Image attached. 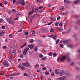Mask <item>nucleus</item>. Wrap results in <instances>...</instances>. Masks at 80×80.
<instances>
[{
	"mask_svg": "<svg viewBox=\"0 0 80 80\" xmlns=\"http://www.w3.org/2000/svg\"><path fill=\"white\" fill-rule=\"evenodd\" d=\"M60 42V39H58L57 40L56 42V44H57L58 42Z\"/></svg>",
	"mask_w": 80,
	"mask_h": 80,
	"instance_id": "obj_27",
	"label": "nucleus"
},
{
	"mask_svg": "<svg viewBox=\"0 0 80 80\" xmlns=\"http://www.w3.org/2000/svg\"><path fill=\"white\" fill-rule=\"evenodd\" d=\"M42 8H43V6H40L38 8V9H42Z\"/></svg>",
	"mask_w": 80,
	"mask_h": 80,
	"instance_id": "obj_33",
	"label": "nucleus"
},
{
	"mask_svg": "<svg viewBox=\"0 0 80 80\" xmlns=\"http://www.w3.org/2000/svg\"><path fill=\"white\" fill-rule=\"evenodd\" d=\"M18 67H19L20 68H21V69L22 70H24L25 69V68L23 66L21 65V64L18 65Z\"/></svg>",
	"mask_w": 80,
	"mask_h": 80,
	"instance_id": "obj_4",
	"label": "nucleus"
},
{
	"mask_svg": "<svg viewBox=\"0 0 80 80\" xmlns=\"http://www.w3.org/2000/svg\"><path fill=\"white\" fill-rule=\"evenodd\" d=\"M59 80H65V76L64 77H62L61 78H59Z\"/></svg>",
	"mask_w": 80,
	"mask_h": 80,
	"instance_id": "obj_12",
	"label": "nucleus"
},
{
	"mask_svg": "<svg viewBox=\"0 0 80 80\" xmlns=\"http://www.w3.org/2000/svg\"><path fill=\"white\" fill-rule=\"evenodd\" d=\"M28 46L29 48H30L31 49H32L34 47V45L33 44H31L28 45Z\"/></svg>",
	"mask_w": 80,
	"mask_h": 80,
	"instance_id": "obj_5",
	"label": "nucleus"
},
{
	"mask_svg": "<svg viewBox=\"0 0 80 80\" xmlns=\"http://www.w3.org/2000/svg\"><path fill=\"white\" fill-rule=\"evenodd\" d=\"M24 34L25 35H28V32H25Z\"/></svg>",
	"mask_w": 80,
	"mask_h": 80,
	"instance_id": "obj_41",
	"label": "nucleus"
},
{
	"mask_svg": "<svg viewBox=\"0 0 80 80\" xmlns=\"http://www.w3.org/2000/svg\"><path fill=\"white\" fill-rule=\"evenodd\" d=\"M64 8V7L63 6H62L61 8L60 9V10H63V9Z\"/></svg>",
	"mask_w": 80,
	"mask_h": 80,
	"instance_id": "obj_34",
	"label": "nucleus"
},
{
	"mask_svg": "<svg viewBox=\"0 0 80 80\" xmlns=\"http://www.w3.org/2000/svg\"><path fill=\"white\" fill-rule=\"evenodd\" d=\"M20 15H21V14H20V13L19 12L18 13H16V16L17 17H19Z\"/></svg>",
	"mask_w": 80,
	"mask_h": 80,
	"instance_id": "obj_25",
	"label": "nucleus"
},
{
	"mask_svg": "<svg viewBox=\"0 0 80 80\" xmlns=\"http://www.w3.org/2000/svg\"><path fill=\"white\" fill-rule=\"evenodd\" d=\"M73 45L71 44L70 48H73Z\"/></svg>",
	"mask_w": 80,
	"mask_h": 80,
	"instance_id": "obj_62",
	"label": "nucleus"
},
{
	"mask_svg": "<svg viewBox=\"0 0 80 80\" xmlns=\"http://www.w3.org/2000/svg\"><path fill=\"white\" fill-rule=\"evenodd\" d=\"M5 26H2V29H5Z\"/></svg>",
	"mask_w": 80,
	"mask_h": 80,
	"instance_id": "obj_55",
	"label": "nucleus"
},
{
	"mask_svg": "<svg viewBox=\"0 0 80 80\" xmlns=\"http://www.w3.org/2000/svg\"><path fill=\"white\" fill-rule=\"evenodd\" d=\"M42 70H47V68H46L44 67L42 68Z\"/></svg>",
	"mask_w": 80,
	"mask_h": 80,
	"instance_id": "obj_29",
	"label": "nucleus"
},
{
	"mask_svg": "<svg viewBox=\"0 0 80 80\" xmlns=\"http://www.w3.org/2000/svg\"><path fill=\"white\" fill-rule=\"evenodd\" d=\"M67 42H68V41H66V40L64 41H63L64 43H67Z\"/></svg>",
	"mask_w": 80,
	"mask_h": 80,
	"instance_id": "obj_43",
	"label": "nucleus"
},
{
	"mask_svg": "<svg viewBox=\"0 0 80 80\" xmlns=\"http://www.w3.org/2000/svg\"><path fill=\"white\" fill-rule=\"evenodd\" d=\"M67 58H68V62H70V58H69V56H67Z\"/></svg>",
	"mask_w": 80,
	"mask_h": 80,
	"instance_id": "obj_19",
	"label": "nucleus"
},
{
	"mask_svg": "<svg viewBox=\"0 0 80 80\" xmlns=\"http://www.w3.org/2000/svg\"><path fill=\"white\" fill-rule=\"evenodd\" d=\"M54 72L56 74H58V69L55 70Z\"/></svg>",
	"mask_w": 80,
	"mask_h": 80,
	"instance_id": "obj_17",
	"label": "nucleus"
},
{
	"mask_svg": "<svg viewBox=\"0 0 80 80\" xmlns=\"http://www.w3.org/2000/svg\"><path fill=\"white\" fill-rule=\"evenodd\" d=\"M51 75L52 77H53L54 75V73L53 72H52L51 73Z\"/></svg>",
	"mask_w": 80,
	"mask_h": 80,
	"instance_id": "obj_42",
	"label": "nucleus"
},
{
	"mask_svg": "<svg viewBox=\"0 0 80 80\" xmlns=\"http://www.w3.org/2000/svg\"><path fill=\"white\" fill-rule=\"evenodd\" d=\"M52 23V22H50L49 23L48 25H51Z\"/></svg>",
	"mask_w": 80,
	"mask_h": 80,
	"instance_id": "obj_58",
	"label": "nucleus"
},
{
	"mask_svg": "<svg viewBox=\"0 0 80 80\" xmlns=\"http://www.w3.org/2000/svg\"><path fill=\"white\" fill-rule=\"evenodd\" d=\"M62 24H63V23L62 22L60 23L59 24V26H62Z\"/></svg>",
	"mask_w": 80,
	"mask_h": 80,
	"instance_id": "obj_59",
	"label": "nucleus"
},
{
	"mask_svg": "<svg viewBox=\"0 0 80 80\" xmlns=\"http://www.w3.org/2000/svg\"><path fill=\"white\" fill-rule=\"evenodd\" d=\"M70 32V29H69L67 32H66V33H69Z\"/></svg>",
	"mask_w": 80,
	"mask_h": 80,
	"instance_id": "obj_56",
	"label": "nucleus"
},
{
	"mask_svg": "<svg viewBox=\"0 0 80 80\" xmlns=\"http://www.w3.org/2000/svg\"><path fill=\"white\" fill-rule=\"evenodd\" d=\"M57 37V35H52V38L54 40H55L56 39V37Z\"/></svg>",
	"mask_w": 80,
	"mask_h": 80,
	"instance_id": "obj_15",
	"label": "nucleus"
},
{
	"mask_svg": "<svg viewBox=\"0 0 80 80\" xmlns=\"http://www.w3.org/2000/svg\"><path fill=\"white\" fill-rule=\"evenodd\" d=\"M34 16H32L31 18V20L32 21V20H33V18H34Z\"/></svg>",
	"mask_w": 80,
	"mask_h": 80,
	"instance_id": "obj_48",
	"label": "nucleus"
},
{
	"mask_svg": "<svg viewBox=\"0 0 80 80\" xmlns=\"http://www.w3.org/2000/svg\"><path fill=\"white\" fill-rule=\"evenodd\" d=\"M52 55L53 53L52 52H50L48 53V55H49V56H52Z\"/></svg>",
	"mask_w": 80,
	"mask_h": 80,
	"instance_id": "obj_23",
	"label": "nucleus"
},
{
	"mask_svg": "<svg viewBox=\"0 0 80 80\" xmlns=\"http://www.w3.org/2000/svg\"><path fill=\"white\" fill-rule=\"evenodd\" d=\"M33 39H31V41H30V43H33Z\"/></svg>",
	"mask_w": 80,
	"mask_h": 80,
	"instance_id": "obj_40",
	"label": "nucleus"
},
{
	"mask_svg": "<svg viewBox=\"0 0 80 80\" xmlns=\"http://www.w3.org/2000/svg\"><path fill=\"white\" fill-rule=\"evenodd\" d=\"M57 56V54L55 53H54L53 54V57H56Z\"/></svg>",
	"mask_w": 80,
	"mask_h": 80,
	"instance_id": "obj_46",
	"label": "nucleus"
},
{
	"mask_svg": "<svg viewBox=\"0 0 80 80\" xmlns=\"http://www.w3.org/2000/svg\"><path fill=\"white\" fill-rule=\"evenodd\" d=\"M58 22H57L55 23V26H57L58 25Z\"/></svg>",
	"mask_w": 80,
	"mask_h": 80,
	"instance_id": "obj_38",
	"label": "nucleus"
},
{
	"mask_svg": "<svg viewBox=\"0 0 80 80\" xmlns=\"http://www.w3.org/2000/svg\"><path fill=\"white\" fill-rule=\"evenodd\" d=\"M36 1L37 3H42V0H36Z\"/></svg>",
	"mask_w": 80,
	"mask_h": 80,
	"instance_id": "obj_11",
	"label": "nucleus"
},
{
	"mask_svg": "<svg viewBox=\"0 0 80 80\" xmlns=\"http://www.w3.org/2000/svg\"><path fill=\"white\" fill-rule=\"evenodd\" d=\"M77 34H75V35H74L73 37H74V38H75L77 37Z\"/></svg>",
	"mask_w": 80,
	"mask_h": 80,
	"instance_id": "obj_52",
	"label": "nucleus"
},
{
	"mask_svg": "<svg viewBox=\"0 0 80 80\" xmlns=\"http://www.w3.org/2000/svg\"><path fill=\"white\" fill-rule=\"evenodd\" d=\"M60 18H60V16L58 17L57 18V20H60Z\"/></svg>",
	"mask_w": 80,
	"mask_h": 80,
	"instance_id": "obj_36",
	"label": "nucleus"
},
{
	"mask_svg": "<svg viewBox=\"0 0 80 80\" xmlns=\"http://www.w3.org/2000/svg\"><path fill=\"white\" fill-rule=\"evenodd\" d=\"M59 46H60V47H61V48H63V44H60Z\"/></svg>",
	"mask_w": 80,
	"mask_h": 80,
	"instance_id": "obj_31",
	"label": "nucleus"
},
{
	"mask_svg": "<svg viewBox=\"0 0 80 80\" xmlns=\"http://www.w3.org/2000/svg\"><path fill=\"white\" fill-rule=\"evenodd\" d=\"M12 11L13 12H16V11L15 9H12Z\"/></svg>",
	"mask_w": 80,
	"mask_h": 80,
	"instance_id": "obj_61",
	"label": "nucleus"
},
{
	"mask_svg": "<svg viewBox=\"0 0 80 80\" xmlns=\"http://www.w3.org/2000/svg\"><path fill=\"white\" fill-rule=\"evenodd\" d=\"M33 12H34V10L32 9L31 11L29 13V15H30L31 14H33Z\"/></svg>",
	"mask_w": 80,
	"mask_h": 80,
	"instance_id": "obj_14",
	"label": "nucleus"
},
{
	"mask_svg": "<svg viewBox=\"0 0 80 80\" xmlns=\"http://www.w3.org/2000/svg\"><path fill=\"white\" fill-rule=\"evenodd\" d=\"M20 58H23V54H21L20 56Z\"/></svg>",
	"mask_w": 80,
	"mask_h": 80,
	"instance_id": "obj_45",
	"label": "nucleus"
},
{
	"mask_svg": "<svg viewBox=\"0 0 80 80\" xmlns=\"http://www.w3.org/2000/svg\"><path fill=\"white\" fill-rule=\"evenodd\" d=\"M45 75H48L49 74V72H47V71H46V72H45Z\"/></svg>",
	"mask_w": 80,
	"mask_h": 80,
	"instance_id": "obj_28",
	"label": "nucleus"
},
{
	"mask_svg": "<svg viewBox=\"0 0 80 80\" xmlns=\"http://www.w3.org/2000/svg\"><path fill=\"white\" fill-rule=\"evenodd\" d=\"M24 0H21V5H22V6H24V5H25V2H23Z\"/></svg>",
	"mask_w": 80,
	"mask_h": 80,
	"instance_id": "obj_8",
	"label": "nucleus"
},
{
	"mask_svg": "<svg viewBox=\"0 0 80 80\" xmlns=\"http://www.w3.org/2000/svg\"><path fill=\"white\" fill-rule=\"evenodd\" d=\"M6 20L9 24H12V25H13L14 24V22L12 21V20H10L8 18H7Z\"/></svg>",
	"mask_w": 80,
	"mask_h": 80,
	"instance_id": "obj_2",
	"label": "nucleus"
},
{
	"mask_svg": "<svg viewBox=\"0 0 80 80\" xmlns=\"http://www.w3.org/2000/svg\"><path fill=\"white\" fill-rule=\"evenodd\" d=\"M59 74L61 76H63L64 74H65V71L61 70L60 72H59Z\"/></svg>",
	"mask_w": 80,
	"mask_h": 80,
	"instance_id": "obj_3",
	"label": "nucleus"
},
{
	"mask_svg": "<svg viewBox=\"0 0 80 80\" xmlns=\"http://www.w3.org/2000/svg\"><path fill=\"white\" fill-rule=\"evenodd\" d=\"M38 50V48H37V47H35L34 48V51L35 52H37Z\"/></svg>",
	"mask_w": 80,
	"mask_h": 80,
	"instance_id": "obj_24",
	"label": "nucleus"
},
{
	"mask_svg": "<svg viewBox=\"0 0 80 80\" xmlns=\"http://www.w3.org/2000/svg\"><path fill=\"white\" fill-rule=\"evenodd\" d=\"M16 2V1L15 0H13V3H14Z\"/></svg>",
	"mask_w": 80,
	"mask_h": 80,
	"instance_id": "obj_57",
	"label": "nucleus"
},
{
	"mask_svg": "<svg viewBox=\"0 0 80 80\" xmlns=\"http://www.w3.org/2000/svg\"><path fill=\"white\" fill-rule=\"evenodd\" d=\"M80 22V20L77 21V23L78 24Z\"/></svg>",
	"mask_w": 80,
	"mask_h": 80,
	"instance_id": "obj_53",
	"label": "nucleus"
},
{
	"mask_svg": "<svg viewBox=\"0 0 80 80\" xmlns=\"http://www.w3.org/2000/svg\"><path fill=\"white\" fill-rule=\"evenodd\" d=\"M15 75H17V74H16V73H14L13 74H9L8 75V76L9 77H12V76H15Z\"/></svg>",
	"mask_w": 80,
	"mask_h": 80,
	"instance_id": "obj_10",
	"label": "nucleus"
},
{
	"mask_svg": "<svg viewBox=\"0 0 80 80\" xmlns=\"http://www.w3.org/2000/svg\"><path fill=\"white\" fill-rule=\"evenodd\" d=\"M22 31V29H20L19 30V32H21Z\"/></svg>",
	"mask_w": 80,
	"mask_h": 80,
	"instance_id": "obj_60",
	"label": "nucleus"
},
{
	"mask_svg": "<svg viewBox=\"0 0 80 80\" xmlns=\"http://www.w3.org/2000/svg\"><path fill=\"white\" fill-rule=\"evenodd\" d=\"M26 45H27V43H25L22 45L21 47V48H22L23 47H24L25 46H26Z\"/></svg>",
	"mask_w": 80,
	"mask_h": 80,
	"instance_id": "obj_16",
	"label": "nucleus"
},
{
	"mask_svg": "<svg viewBox=\"0 0 80 80\" xmlns=\"http://www.w3.org/2000/svg\"><path fill=\"white\" fill-rule=\"evenodd\" d=\"M53 36V35H49L48 36V37H50L51 38H52Z\"/></svg>",
	"mask_w": 80,
	"mask_h": 80,
	"instance_id": "obj_51",
	"label": "nucleus"
},
{
	"mask_svg": "<svg viewBox=\"0 0 80 80\" xmlns=\"http://www.w3.org/2000/svg\"><path fill=\"white\" fill-rule=\"evenodd\" d=\"M12 55H16V53L15 52H13L12 53Z\"/></svg>",
	"mask_w": 80,
	"mask_h": 80,
	"instance_id": "obj_32",
	"label": "nucleus"
},
{
	"mask_svg": "<svg viewBox=\"0 0 80 80\" xmlns=\"http://www.w3.org/2000/svg\"><path fill=\"white\" fill-rule=\"evenodd\" d=\"M24 76H25V77H27V76H28V74H27L26 73H24Z\"/></svg>",
	"mask_w": 80,
	"mask_h": 80,
	"instance_id": "obj_39",
	"label": "nucleus"
},
{
	"mask_svg": "<svg viewBox=\"0 0 80 80\" xmlns=\"http://www.w3.org/2000/svg\"><path fill=\"white\" fill-rule=\"evenodd\" d=\"M54 32V30L53 28H51L50 30V33H52V32Z\"/></svg>",
	"mask_w": 80,
	"mask_h": 80,
	"instance_id": "obj_20",
	"label": "nucleus"
},
{
	"mask_svg": "<svg viewBox=\"0 0 80 80\" xmlns=\"http://www.w3.org/2000/svg\"><path fill=\"white\" fill-rule=\"evenodd\" d=\"M2 48L3 49H5V48H7V47L6 46H3L2 47Z\"/></svg>",
	"mask_w": 80,
	"mask_h": 80,
	"instance_id": "obj_37",
	"label": "nucleus"
},
{
	"mask_svg": "<svg viewBox=\"0 0 80 80\" xmlns=\"http://www.w3.org/2000/svg\"><path fill=\"white\" fill-rule=\"evenodd\" d=\"M12 35H13V34H10L9 35V38H12Z\"/></svg>",
	"mask_w": 80,
	"mask_h": 80,
	"instance_id": "obj_30",
	"label": "nucleus"
},
{
	"mask_svg": "<svg viewBox=\"0 0 80 80\" xmlns=\"http://www.w3.org/2000/svg\"><path fill=\"white\" fill-rule=\"evenodd\" d=\"M22 65H25V67H26L29 66V64L27 62H26V63H22Z\"/></svg>",
	"mask_w": 80,
	"mask_h": 80,
	"instance_id": "obj_7",
	"label": "nucleus"
},
{
	"mask_svg": "<svg viewBox=\"0 0 80 80\" xmlns=\"http://www.w3.org/2000/svg\"><path fill=\"white\" fill-rule=\"evenodd\" d=\"M64 2L65 3H67V4H69L70 3V1L69 0H64Z\"/></svg>",
	"mask_w": 80,
	"mask_h": 80,
	"instance_id": "obj_6",
	"label": "nucleus"
},
{
	"mask_svg": "<svg viewBox=\"0 0 80 80\" xmlns=\"http://www.w3.org/2000/svg\"><path fill=\"white\" fill-rule=\"evenodd\" d=\"M10 78H11V79L12 80H13V77H10Z\"/></svg>",
	"mask_w": 80,
	"mask_h": 80,
	"instance_id": "obj_64",
	"label": "nucleus"
},
{
	"mask_svg": "<svg viewBox=\"0 0 80 80\" xmlns=\"http://www.w3.org/2000/svg\"><path fill=\"white\" fill-rule=\"evenodd\" d=\"M32 34H35V31H32Z\"/></svg>",
	"mask_w": 80,
	"mask_h": 80,
	"instance_id": "obj_47",
	"label": "nucleus"
},
{
	"mask_svg": "<svg viewBox=\"0 0 80 80\" xmlns=\"http://www.w3.org/2000/svg\"><path fill=\"white\" fill-rule=\"evenodd\" d=\"M45 59H46V57H44L41 59V60H45Z\"/></svg>",
	"mask_w": 80,
	"mask_h": 80,
	"instance_id": "obj_35",
	"label": "nucleus"
},
{
	"mask_svg": "<svg viewBox=\"0 0 80 80\" xmlns=\"http://www.w3.org/2000/svg\"><path fill=\"white\" fill-rule=\"evenodd\" d=\"M4 4H7L8 3V2H7V1H4Z\"/></svg>",
	"mask_w": 80,
	"mask_h": 80,
	"instance_id": "obj_50",
	"label": "nucleus"
},
{
	"mask_svg": "<svg viewBox=\"0 0 80 80\" xmlns=\"http://www.w3.org/2000/svg\"><path fill=\"white\" fill-rule=\"evenodd\" d=\"M39 57H40V58H42L43 57V55L42 54H40L39 55Z\"/></svg>",
	"mask_w": 80,
	"mask_h": 80,
	"instance_id": "obj_22",
	"label": "nucleus"
},
{
	"mask_svg": "<svg viewBox=\"0 0 80 80\" xmlns=\"http://www.w3.org/2000/svg\"><path fill=\"white\" fill-rule=\"evenodd\" d=\"M4 33H5V32H4V31H1L0 32V37H1V36H3V35H4Z\"/></svg>",
	"mask_w": 80,
	"mask_h": 80,
	"instance_id": "obj_13",
	"label": "nucleus"
},
{
	"mask_svg": "<svg viewBox=\"0 0 80 80\" xmlns=\"http://www.w3.org/2000/svg\"><path fill=\"white\" fill-rule=\"evenodd\" d=\"M35 66H36V67H39V64H37L35 65Z\"/></svg>",
	"mask_w": 80,
	"mask_h": 80,
	"instance_id": "obj_54",
	"label": "nucleus"
},
{
	"mask_svg": "<svg viewBox=\"0 0 80 80\" xmlns=\"http://www.w3.org/2000/svg\"><path fill=\"white\" fill-rule=\"evenodd\" d=\"M3 64L4 66H5V67H8L9 66V64H8V62L6 60H5L3 62Z\"/></svg>",
	"mask_w": 80,
	"mask_h": 80,
	"instance_id": "obj_1",
	"label": "nucleus"
},
{
	"mask_svg": "<svg viewBox=\"0 0 80 80\" xmlns=\"http://www.w3.org/2000/svg\"><path fill=\"white\" fill-rule=\"evenodd\" d=\"M28 50H29V48H28V47H27L26 48V49H24V50L25 51H26L27 52V51H28Z\"/></svg>",
	"mask_w": 80,
	"mask_h": 80,
	"instance_id": "obj_21",
	"label": "nucleus"
},
{
	"mask_svg": "<svg viewBox=\"0 0 80 80\" xmlns=\"http://www.w3.org/2000/svg\"><path fill=\"white\" fill-rule=\"evenodd\" d=\"M79 2V0H78V1H76L74 2V3L76 4H77V3H78Z\"/></svg>",
	"mask_w": 80,
	"mask_h": 80,
	"instance_id": "obj_26",
	"label": "nucleus"
},
{
	"mask_svg": "<svg viewBox=\"0 0 80 80\" xmlns=\"http://www.w3.org/2000/svg\"><path fill=\"white\" fill-rule=\"evenodd\" d=\"M65 60V56H63L60 59V62L62 61H64Z\"/></svg>",
	"mask_w": 80,
	"mask_h": 80,
	"instance_id": "obj_9",
	"label": "nucleus"
},
{
	"mask_svg": "<svg viewBox=\"0 0 80 80\" xmlns=\"http://www.w3.org/2000/svg\"><path fill=\"white\" fill-rule=\"evenodd\" d=\"M42 51L43 52H47V51L45 49H42Z\"/></svg>",
	"mask_w": 80,
	"mask_h": 80,
	"instance_id": "obj_44",
	"label": "nucleus"
},
{
	"mask_svg": "<svg viewBox=\"0 0 80 80\" xmlns=\"http://www.w3.org/2000/svg\"><path fill=\"white\" fill-rule=\"evenodd\" d=\"M9 59H10V60H12V57H11V56H9L8 57Z\"/></svg>",
	"mask_w": 80,
	"mask_h": 80,
	"instance_id": "obj_49",
	"label": "nucleus"
},
{
	"mask_svg": "<svg viewBox=\"0 0 80 80\" xmlns=\"http://www.w3.org/2000/svg\"><path fill=\"white\" fill-rule=\"evenodd\" d=\"M59 32H62V29L59 28Z\"/></svg>",
	"mask_w": 80,
	"mask_h": 80,
	"instance_id": "obj_63",
	"label": "nucleus"
},
{
	"mask_svg": "<svg viewBox=\"0 0 80 80\" xmlns=\"http://www.w3.org/2000/svg\"><path fill=\"white\" fill-rule=\"evenodd\" d=\"M27 51H25V50H24L23 52V54L24 55H27Z\"/></svg>",
	"mask_w": 80,
	"mask_h": 80,
	"instance_id": "obj_18",
	"label": "nucleus"
}]
</instances>
